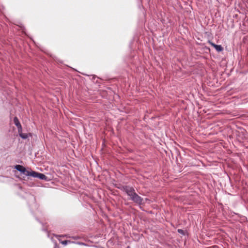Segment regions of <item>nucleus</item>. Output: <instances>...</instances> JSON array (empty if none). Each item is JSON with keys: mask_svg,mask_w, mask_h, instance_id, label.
I'll list each match as a JSON object with an SVG mask.
<instances>
[{"mask_svg": "<svg viewBox=\"0 0 248 248\" xmlns=\"http://www.w3.org/2000/svg\"><path fill=\"white\" fill-rule=\"evenodd\" d=\"M124 190L129 197L130 200L139 204L142 203L143 199L135 192L132 187L126 186L124 187Z\"/></svg>", "mask_w": 248, "mask_h": 248, "instance_id": "obj_1", "label": "nucleus"}, {"mask_svg": "<svg viewBox=\"0 0 248 248\" xmlns=\"http://www.w3.org/2000/svg\"><path fill=\"white\" fill-rule=\"evenodd\" d=\"M15 169L26 175L27 170H26L23 166L20 165H17L15 166Z\"/></svg>", "mask_w": 248, "mask_h": 248, "instance_id": "obj_2", "label": "nucleus"}, {"mask_svg": "<svg viewBox=\"0 0 248 248\" xmlns=\"http://www.w3.org/2000/svg\"><path fill=\"white\" fill-rule=\"evenodd\" d=\"M37 173H38L37 172L33 171L32 170H27L26 175L29 176H32L34 178H36Z\"/></svg>", "mask_w": 248, "mask_h": 248, "instance_id": "obj_3", "label": "nucleus"}, {"mask_svg": "<svg viewBox=\"0 0 248 248\" xmlns=\"http://www.w3.org/2000/svg\"><path fill=\"white\" fill-rule=\"evenodd\" d=\"M209 43L213 46L218 52L221 51L223 50V47L220 45H217L212 43L210 41H208Z\"/></svg>", "mask_w": 248, "mask_h": 248, "instance_id": "obj_4", "label": "nucleus"}, {"mask_svg": "<svg viewBox=\"0 0 248 248\" xmlns=\"http://www.w3.org/2000/svg\"><path fill=\"white\" fill-rule=\"evenodd\" d=\"M36 178H38L40 180H46V179H47V177L45 175H44L43 173H39V172L37 173Z\"/></svg>", "mask_w": 248, "mask_h": 248, "instance_id": "obj_5", "label": "nucleus"}, {"mask_svg": "<svg viewBox=\"0 0 248 248\" xmlns=\"http://www.w3.org/2000/svg\"><path fill=\"white\" fill-rule=\"evenodd\" d=\"M19 135L20 137L22 138L23 139H26L28 138V136L27 134L26 133H23L22 132L19 133Z\"/></svg>", "mask_w": 248, "mask_h": 248, "instance_id": "obj_6", "label": "nucleus"}, {"mask_svg": "<svg viewBox=\"0 0 248 248\" xmlns=\"http://www.w3.org/2000/svg\"><path fill=\"white\" fill-rule=\"evenodd\" d=\"M14 122L16 126H18L20 124L19 121H18L17 117H15L14 119Z\"/></svg>", "mask_w": 248, "mask_h": 248, "instance_id": "obj_7", "label": "nucleus"}, {"mask_svg": "<svg viewBox=\"0 0 248 248\" xmlns=\"http://www.w3.org/2000/svg\"><path fill=\"white\" fill-rule=\"evenodd\" d=\"M61 243L64 245H66L67 244L71 243V241L70 240H64L61 241Z\"/></svg>", "mask_w": 248, "mask_h": 248, "instance_id": "obj_8", "label": "nucleus"}, {"mask_svg": "<svg viewBox=\"0 0 248 248\" xmlns=\"http://www.w3.org/2000/svg\"><path fill=\"white\" fill-rule=\"evenodd\" d=\"M17 126V129H18V133L21 132H22V126H21V124H19L18 126Z\"/></svg>", "mask_w": 248, "mask_h": 248, "instance_id": "obj_9", "label": "nucleus"}, {"mask_svg": "<svg viewBox=\"0 0 248 248\" xmlns=\"http://www.w3.org/2000/svg\"><path fill=\"white\" fill-rule=\"evenodd\" d=\"M178 232H180V233H181V232H183V230H180V229H179V230H178Z\"/></svg>", "mask_w": 248, "mask_h": 248, "instance_id": "obj_10", "label": "nucleus"}]
</instances>
